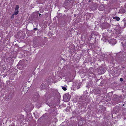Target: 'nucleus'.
<instances>
[{
  "mask_svg": "<svg viewBox=\"0 0 126 126\" xmlns=\"http://www.w3.org/2000/svg\"><path fill=\"white\" fill-rule=\"evenodd\" d=\"M70 5V3L68 2L67 1H65L64 5L65 6V8L67 9H70L71 7Z\"/></svg>",
  "mask_w": 126,
  "mask_h": 126,
  "instance_id": "obj_5",
  "label": "nucleus"
},
{
  "mask_svg": "<svg viewBox=\"0 0 126 126\" xmlns=\"http://www.w3.org/2000/svg\"><path fill=\"white\" fill-rule=\"evenodd\" d=\"M48 34L50 36H52V35H53V34L51 32H48Z\"/></svg>",
  "mask_w": 126,
  "mask_h": 126,
  "instance_id": "obj_30",
  "label": "nucleus"
},
{
  "mask_svg": "<svg viewBox=\"0 0 126 126\" xmlns=\"http://www.w3.org/2000/svg\"><path fill=\"white\" fill-rule=\"evenodd\" d=\"M96 65H98V64H96Z\"/></svg>",
  "mask_w": 126,
  "mask_h": 126,
  "instance_id": "obj_45",
  "label": "nucleus"
},
{
  "mask_svg": "<svg viewBox=\"0 0 126 126\" xmlns=\"http://www.w3.org/2000/svg\"><path fill=\"white\" fill-rule=\"evenodd\" d=\"M98 7V4L96 3H94L91 4L90 6V8L91 10L94 11L96 10Z\"/></svg>",
  "mask_w": 126,
  "mask_h": 126,
  "instance_id": "obj_4",
  "label": "nucleus"
},
{
  "mask_svg": "<svg viewBox=\"0 0 126 126\" xmlns=\"http://www.w3.org/2000/svg\"><path fill=\"white\" fill-rule=\"evenodd\" d=\"M14 14H13L12 16L11 17V19H14Z\"/></svg>",
  "mask_w": 126,
  "mask_h": 126,
  "instance_id": "obj_32",
  "label": "nucleus"
},
{
  "mask_svg": "<svg viewBox=\"0 0 126 126\" xmlns=\"http://www.w3.org/2000/svg\"><path fill=\"white\" fill-rule=\"evenodd\" d=\"M12 98V97L11 96L9 97V96L8 97V98L9 100H11Z\"/></svg>",
  "mask_w": 126,
  "mask_h": 126,
  "instance_id": "obj_35",
  "label": "nucleus"
},
{
  "mask_svg": "<svg viewBox=\"0 0 126 126\" xmlns=\"http://www.w3.org/2000/svg\"><path fill=\"white\" fill-rule=\"evenodd\" d=\"M19 62L18 63H19V62Z\"/></svg>",
  "mask_w": 126,
  "mask_h": 126,
  "instance_id": "obj_46",
  "label": "nucleus"
},
{
  "mask_svg": "<svg viewBox=\"0 0 126 126\" xmlns=\"http://www.w3.org/2000/svg\"><path fill=\"white\" fill-rule=\"evenodd\" d=\"M56 96L57 98V103H59L60 100L61 96L60 93L57 91H55V92Z\"/></svg>",
  "mask_w": 126,
  "mask_h": 126,
  "instance_id": "obj_6",
  "label": "nucleus"
},
{
  "mask_svg": "<svg viewBox=\"0 0 126 126\" xmlns=\"http://www.w3.org/2000/svg\"><path fill=\"white\" fill-rule=\"evenodd\" d=\"M67 86H63L62 87V89H63V90L64 91H66L67 90V89L66 88V87Z\"/></svg>",
  "mask_w": 126,
  "mask_h": 126,
  "instance_id": "obj_26",
  "label": "nucleus"
},
{
  "mask_svg": "<svg viewBox=\"0 0 126 126\" xmlns=\"http://www.w3.org/2000/svg\"><path fill=\"white\" fill-rule=\"evenodd\" d=\"M47 86L46 84L44 83H42L40 86V87L42 89H45L47 87Z\"/></svg>",
  "mask_w": 126,
  "mask_h": 126,
  "instance_id": "obj_17",
  "label": "nucleus"
},
{
  "mask_svg": "<svg viewBox=\"0 0 126 126\" xmlns=\"http://www.w3.org/2000/svg\"><path fill=\"white\" fill-rule=\"evenodd\" d=\"M38 30V29L37 28H34L33 30H32L33 32H34V31H36Z\"/></svg>",
  "mask_w": 126,
  "mask_h": 126,
  "instance_id": "obj_33",
  "label": "nucleus"
},
{
  "mask_svg": "<svg viewBox=\"0 0 126 126\" xmlns=\"http://www.w3.org/2000/svg\"><path fill=\"white\" fill-rule=\"evenodd\" d=\"M107 60L105 62H108L110 63H114V59L113 57H111L108 59H107Z\"/></svg>",
  "mask_w": 126,
  "mask_h": 126,
  "instance_id": "obj_12",
  "label": "nucleus"
},
{
  "mask_svg": "<svg viewBox=\"0 0 126 126\" xmlns=\"http://www.w3.org/2000/svg\"><path fill=\"white\" fill-rule=\"evenodd\" d=\"M109 26V24L108 23L104 22L101 24L100 27L102 29H104L107 28Z\"/></svg>",
  "mask_w": 126,
  "mask_h": 126,
  "instance_id": "obj_10",
  "label": "nucleus"
},
{
  "mask_svg": "<svg viewBox=\"0 0 126 126\" xmlns=\"http://www.w3.org/2000/svg\"><path fill=\"white\" fill-rule=\"evenodd\" d=\"M41 14H39V16H41Z\"/></svg>",
  "mask_w": 126,
  "mask_h": 126,
  "instance_id": "obj_39",
  "label": "nucleus"
},
{
  "mask_svg": "<svg viewBox=\"0 0 126 126\" xmlns=\"http://www.w3.org/2000/svg\"><path fill=\"white\" fill-rule=\"evenodd\" d=\"M39 97L40 96L38 93H36L34 94V95L33 97V99L35 100H36L39 98Z\"/></svg>",
  "mask_w": 126,
  "mask_h": 126,
  "instance_id": "obj_14",
  "label": "nucleus"
},
{
  "mask_svg": "<svg viewBox=\"0 0 126 126\" xmlns=\"http://www.w3.org/2000/svg\"><path fill=\"white\" fill-rule=\"evenodd\" d=\"M124 54L126 55L125 52H124L117 53L116 56V59L119 61H121L123 60V58H124Z\"/></svg>",
  "mask_w": 126,
  "mask_h": 126,
  "instance_id": "obj_1",
  "label": "nucleus"
},
{
  "mask_svg": "<svg viewBox=\"0 0 126 126\" xmlns=\"http://www.w3.org/2000/svg\"><path fill=\"white\" fill-rule=\"evenodd\" d=\"M29 116L30 117L31 119H32V115L31 114H29L27 115V117H28Z\"/></svg>",
  "mask_w": 126,
  "mask_h": 126,
  "instance_id": "obj_31",
  "label": "nucleus"
},
{
  "mask_svg": "<svg viewBox=\"0 0 126 126\" xmlns=\"http://www.w3.org/2000/svg\"><path fill=\"white\" fill-rule=\"evenodd\" d=\"M124 119H126V118H125V117H124Z\"/></svg>",
  "mask_w": 126,
  "mask_h": 126,
  "instance_id": "obj_41",
  "label": "nucleus"
},
{
  "mask_svg": "<svg viewBox=\"0 0 126 126\" xmlns=\"http://www.w3.org/2000/svg\"><path fill=\"white\" fill-rule=\"evenodd\" d=\"M113 19H115L117 21H119L120 20V18L118 16H115L113 17Z\"/></svg>",
  "mask_w": 126,
  "mask_h": 126,
  "instance_id": "obj_25",
  "label": "nucleus"
},
{
  "mask_svg": "<svg viewBox=\"0 0 126 126\" xmlns=\"http://www.w3.org/2000/svg\"><path fill=\"white\" fill-rule=\"evenodd\" d=\"M4 76H3V77H4Z\"/></svg>",
  "mask_w": 126,
  "mask_h": 126,
  "instance_id": "obj_42",
  "label": "nucleus"
},
{
  "mask_svg": "<svg viewBox=\"0 0 126 126\" xmlns=\"http://www.w3.org/2000/svg\"><path fill=\"white\" fill-rule=\"evenodd\" d=\"M4 76H3V77H4Z\"/></svg>",
  "mask_w": 126,
  "mask_h": 126,
  "instance_id": "obj_43",
  "label": "nucleus"
},
{
  "mask_svg": "<svg viewBox=\"0 0 126 126\" xmlns=\"http://www.w3.org/2000/svg\"><path fill=\"white\" fill-rule=\"evenodd\" d=\"M17 66V68L20 69H23L24 68V65L22 63H18Z\"/></svg>",
  "mask_w": 126,
  "mask_h": 126,
  "instance_id": "obj_15",
  "label": "nucleus"
},
{
  "mask_svg": "<svg viewBox=\"0 0 126 126\" xmlns=\"http://www.w3.org/2000/svg\"><path fill=\"white\" fill-rule=\"evenodd\" d=\"M77 16V14H75L74 15V16L75 17H76Z\"/></svg>",
  "mask_w": 126,
  "mask_h": 126,
  "instance_id": "obj_37",
  "label": "nucleus"
},
{
  "mask_svg": "<svg viewBox=\"0 0 126 126\" xmlns=\"http://www.w3.org/2000/svg\"><path fill=\"white\" fill-rule=\"evenodd\" d=\"M106 66L105 63L103 64L102 65V66H101V69L100 68L99 70L100 71V73L102 74H103L105 72V68Z\"/></svg>",
  "mask_w": 126,
  "mask_h": 126,
  "instance_id": "obj_9",
  "label": "nucleus"
},
{
  "mask_svg": "<svg viewBox=\"0 0 126 126\" xmlns=\"http://www.w3.org/2000/svg\"><path fill=\"white\" fill-rule=\"evenodd\" d=\"M125 12V10L123 8H121L119 10V12L121 13H124Z\"/></svg>",
  "mask_w": 126,
  "mask_h": 126,
  "instance_id": "obj_19",
  "label": "nucleus"
},
{
  "mask_svg": "<svg viewBox=\"0 0 126 126\" xmlns=\"http://www.w3.org/2000/svg\"><path fill=\"white\" fill-rule=\"evenodd\" d=\"M113 98L114 100L118 101L122 98V95L119 96L116 95H114L113 96Z\"/></svg>",
  "mask_w": 126,
  "mask_h": 126,
  "instance_id": "obj_7",
  "label": "nucleus"
},
{
  "mask_svg": "<svg viewBox=\"0 0 126 126\" xmlns=\"http://www.w3.org/2000/svg\"><path fill=\"white\" fill-rule=\"evenodd\" d=\"M93 69L92 68H90L89 69V72H90V71H91V70H93Z\"/></svg>",
  "mask_w": 126,
  "mask_h": 126,
  "instance_id": "obj_34",
  "label": "nucleus"
},
{
  "mask_svg": "<svg viewBox=\"0 0 126 126\" xmlns=\"http://www.w3.org/2000/svg\"><path fill=\"white\" fill-rule=\"evenodd\" d=\"M4 76H3V77H4Z\"/></svg>",
  "mask_w": 126,
  "mask_h": 126,
  "instance_id": "obj_44",
  "label": "nucleus"
},
{
  "mask_svg": "<svg viewBox=\"0 0 126 126\" xmlns=\"http://www.w3.org/2000/svg\"><path fill=\"white\" fill-rule=\"evenodd\" d=\"M90 73H93V72H90Z\"/></svg>",
  "mask_w": 126,
  "mask_h": 126,
  "instance_id": "obj_40",
  "label": "nucleus"
},
{
  "mask_svg": "<svg viewBox=\"0 0 126 126\" xmlns=\"http://www.w3.org/2000/svg\"><path fill=\"white\" fill-rule=\"evenodd\" d=\"M123 80V79L122 78H121L120 79V80L121 81H122Z\"/></svg>",
  "mask_w": 126,
  "mask_h": 126,
  "instance_id": "obj_36",
  "label": "nucleus"
},
{
  "mask_svg": "<svg viewBox=\"0 0 126 126\" xmlns=\"http://www.w3.org/2000/svg\"><path fill=\"white\" fill-rule=\"evenodd\" d=\"M34 108V106L30 104H27L26 106L25 111L26 112H28L31 111Z\"/></svg>",
  "mask_w": 126,
  "mask_h": 126,
  "instance_id": "obj_2",
  "label": "nucleus"
},
{
  "mask_svg": "<svg viewBox=\"0 0 126 126\" xmlns=\"http://www.w3.org/2000/svg\"><path fill=\"white\" fill-rule=\"evenodd\" d=\"M70 95L68 93L65 94L63 96L64 101L65 102L68 101L70 100Z\"/></svg>",
  "mask_w": 126,
  "mask_h": 126,
  "instance_id": "obj_3",
  "label": "nucleus"
},
{
  "mask_svg": "<svg viewBox=\"0 0 126 126\" xmlns=\"http://www.w3.org/2000/svg\"><path fill=\"white\" fill-rule=\"evenodd\" d=\"M33 47L36 48L41 45L40 42L38 41H33Z\"/></svg>",
  "mask_w": 126,
  "mask_h": 126,
  "instance_id": "obj_8",
  "label": "nucleus"
},
{
  "mask_svg": "<svg viewBox=\"0 0 126 126\" xmlns=\"http://www.w3.org/2000/svg\"><path fill=\"white\" fill-rule=\"evenodd\" d=\"M103 37L105 39H107V38L108 36L107 35V33H103L102 35Z\"/></svg>",
  "mask_w": 126,
  "mask_h": 126,
  "instance_id": "obj_22",
  "label": "nucleus"
},
{
  "mask_svg": "<svg viewBox=\"0 0 126 126\" xmlns=\"http://www.w3.org/2000/svg\"><path fill=\"white\" fill-rule=\"evenodd\" d=\"M93 36H94L95 37V35L94 33H92L90 35V38H93Z\"/></svg>",
  "mask_w": 126,
  "mask_h": 126,
  "instance_id": "obj_27",
  "label": "nucleus"
},
{
  "mask_svg": "<svg viewBox=\"0 0 126 126\" xmlns=\"http://www.w3.org/2000/svg\"><path fill=\"white\" fill-rule=\"evenodd\" d=\"M121 43L123 47H126V40H124Z\"/></svg>",
  "mask_w": 126,
  "mask_h": 126,
  "instance_id": "obj_18",
  "label": "nucleus"
},
{
  "mask_svg": "<svg viewBox=\"0 0 126 126\" xmlns=\"http://www.w3.org/2000/svg\"><path fill=\"white\" fill-rule=\"evenodd\" d=\"M24 117L23 115H21L20 116V121L21 122H22L23 120L24 119Z\"/></svg>",
  "mask_w": 126,
  "mask_h": 126,
  "instance_id": "obj_21",
  "label": "nucleus"
},
{
  "mask_svg": "<svg viewBox=\"0 0 126 126\" xmlns=\"http://www.w3.org/2000/svg\"><path fill=\"white\" fill-rule=\"evenodd\" d=\"M22 33L23 34V36H22L21 37H20L21 39H23L25 37V34H23L24 33Z\"/></svg>",
  "mask_w": 126,
  "mask_h": 126,
  "instance_id": "obj_29",
  "label": "nucleus"
},
{
  "mask_svg": "<svg viewBox=\"0 0 126 126\" xmlns=\"http://www.w3.org/2000/svg\"><path fill=\"white\" fill-rule=\"evenodd\" d=\"M19 8V6L17 5L16 6V7L15 8V11L14 13L15 15H16L18 13V9Z\"/></svg>",
  "mask_w": 126,
  "mask_h": 126,
  "instance_id": "obj_11",
  "label": "nucleus"
},
{
  "mask_svg": "<svg viewBox=\"0 0 126 126\" xmlns=\"http://www.w3.org/2000/svg\"><path fill=\"white\" fill-rule=\"evenodd\" d=\"M66 60L64 59V58H62V57H61L60 58V62H65Z\"/></svg>",
  "mask_w": 126,
  "mask_h": 126,
  "instance_id": "obj_24",
  "label": "nucleus"
},
{
  "mask_svg": "<svg viewBox=\"0 0 126 126\" xmlns=\"http://www.w3.org/2000/svg\"><path fill=\"white\" fill-rule=\"evenodd\" d=\"M109 42L110 44L112 45L115 44L116 42V40L114 39L110 40H109Z\"/></svg>",
  "mask_w": 126,
  "mask_h": 126,
  "instance_id": "obj_13",
  "label": "nucleus"
},
{
  "mask_svg": "<svg viewBox=\"0 0 126 126\" xmlns=\"http://www.w3.org/2000/svg\"><path fill=\"white\" fill-rule=\"evenodd\" d=\"M106 97L107 98V101L110 100H111V97L109 95V94H108L106 96Z\"/></svg>",
  "mask_w": 126,
  "mask_h": 126,
  "instance_id": "obj_20",
  "label": "nucleus"
},
{
  "mask_svg": "<svg viewBox=\"0 0 126 126\" xmlns=\"http://www.w3.org/2000/svg\"><path fill=\"white\" fill-rule=\"evenodd\" d=\"M105 7L103 4H101L98 8V10L100 11H103L105 9Z\"/></svg>",
  "mask_w": 126,
  "mask_h": 126,
  "instance_id": "obj_16",
  "label": "nucleus"
},
{
  "mask_svg": "<svg viewBox=\"0 0 126 126\" xmlns=\"http://www.w3.org/2000/svg\"><path fill=\"white\" fill-rule=\"evenodd\" d=\"M81 85V84L80 83H79L77 86V89H78L80 88V87Z\"/></svg>",
  "mask_w": 126,
  "mask_h": 126,
  "instance_id": "obj_28",
  "label": "nucleus"
},
{
  "mask_svg": "<svg viewBox=\"0 0 126 126\" xmlns=\"http://www.w3.org/2000/svg\"><path fill=\"white\" fill-rule=\"evenodd\" d=\"M123 23L124 24V26L122 27H125L126 26V19L123 20Z\"/></svg>",
  "mask_w": 126,
  "mask_h": 126,
  "instance_id": "obj_23",
  "label": "nucleus"
},
{
  "mask_svg": "<svg viewBox=\"0 0 126 126\" xmlns=\"http://www.w3.org/2000/svg\"><path fill=\"white\" fill-rule=\"evenodd\" d=\"M91 2V0H89V1H88V2Z\"/></svg>",
  "mask_w": 126,
  "mask_h": 126,
  "instance_id": "obj_38",
  "label": "nucleus"
}]
</instances>
